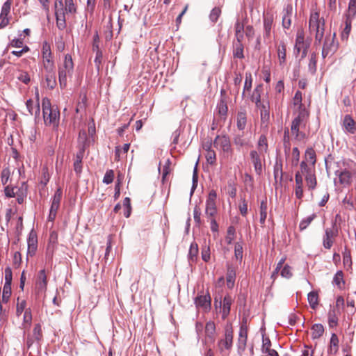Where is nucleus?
<instances>
[{"mask_svg": "<svg viewBox=\"0 0 356 356\" xmlns=\"http://www.w3.org/2000/svg\"><path fill=\"white\" fill-rule=\"evenodd\" d=\"M55 16L56 19V26L58 29L63 30L66 27L65 14H74L76 8L73 0H55Z\"/></svg>", "mask_w": 356, "mask_h": 356, "instance_id": "obj_1", "label": "nucleus"}, {"mask_svg": "<svg viewBox=\"0 0 356 356\" xmlns=\"http://www.w3.org/2000/svg\"><path fill=\"white\" fill-rule=\"evenodd\" d=\"M44 122L46 125L58 128L60 122V111L56 106H51L50 100L45 97L42 100Z\"/></svg>", "mask_w": 356, "mask_h": 356, "instance_id": "obj_2", "label": "nucleus"}, {"mask_svg": "<svg viewBox=\"0 0 356 356\" xmlns=\"http://www.w3.org/2000/svg\"><path fill=\"white\" fill-rule=\"evenodd\" d=\"M74 63L70 54H66L62 64L58 66V81L61 88L67 86V78L72 76Z\"/></svg>", "mask_w": 356, "mask_h": 356, "instance_id": "obj_3", "label": "nucleus"}, {"mask_svg": "<svg viewBox=\"0 0 356 356\" xmlns=\"http://www.w3.org/2000/svg\"><path fill=\"white\" fill-rule=\"evenodd\" d=\"M234 334L232 327L227 325L225 328L224 337L217 342L218 351L222 356H228L233 346Z\"/></svg>", "mask_w": 356, "mask_h": 356, "instance_id": "obj_4", "label": "nucleus"}, {"mask_svg": "<svg viewBox=\"0 0 356 356\" xmlns=\"http://www.w3.org/2000/svg\"><path fill=\"white\" fill-rule=\"evenodd\" d=\"M309 24L310 32L315 33V43L320 44L324 35V19H319V13L314 12L311 14Z\"/></svg>", "mask_w": 356, "mask_h": 356, "instance_id": "obj_5", "label": "nucleus"}, {"mask_svg": "<svg viewBox=\"0 0 356 356\" xmlns=\"http://www.w3.org/2000/svg\"><path fill=\"white\" fill-rule=\"evenodd\" d=\"M308 115V111L302 110L298 113L297 116L292 121L291 130L292 134L295 136V139L297 140H302L306 137V134L304 132L300 131V127L305 126V120Z\"/></svg>", "mask_w": 356, "mask_h": 356, "instance_id": "obj_6", "label": "nucleus"}, {"mask_svg": "<svg viewBox=\"0 0 356 356\" xmlns=\"http://www.w3.org/2000/svg\"><path fill=\"white\" fill-rule=\"evenodd\" d=\"M216 198V192L214 190H211L206 200L205 215L207 218H216L218 213Z\"/></svg>", "mask_w": 356, "mask_h": 356, "instance_id": "obj_7", "label": "nucleus"}, {"mask_svg": "<svg viewBox=\"0 0 356 356\" xmlns=\"http://www.w3.org/2000/svg\"><path fill=\"white\" fill-rule=\"evenodd\" d=\"M339 230L334 222L332 227L325 229V234L323 237V245L325 249H330L333 245L334 238L338 236Z\"/></svg>", "mask_w": 356, "mask_h": 356, "instance_id": "obj_8", "label": "nucleus"}, {"mask_svg": "<svg viewBox=\"0 0 356 356\" xmlns=\"http://www.w3.org/2000/svg\"><path fill=\"white\" fill-rule=\"evenodd\" d=\"M213 144L214 147L221 149L224 153L232 154L233 152L229 138L226 135H218Z\"/></svg>", "mask_w": 356, "mask_h": 356, "instance_id": "obj_9", "label": "nucleus"}, {"mask_svg": "<svg viewBox=\"0 0 356 356\" xmlns=\"http://www.w3.org/2000/svg\"><path fill=\"white\" fill-rule=\"evenodd\" d=\"M273 23V16L270 13H266L264 15L263 17V24H264V31H263V37L264 42L266 43L270 42L271 40V31Z\"/></svg>", "mask_w": 356, "mask_h": 356, "instance_id": "obj_10", "label": "nucleus"}, {"mask_svg": "<svg viewBox=\"0 0 356 356\" xmlns=\"http://www.w3.org/2000/svg\"><path fill=\"white\" fill-rule=\"evenodd\" d=\"M308 45L305 42L304 33L302 31H298L296 35V44L294 47L295 54L302 53L301 57L304 58L307 55Z\"/></svg>", "mask_w": 356, "mask_h": 356, "instance_id": "obj_11", "label": "nucleus"}, {"mask_svg": "<svg viewBox=\"0 0 356 356\" xmlns=\"http://www.w3.org/2000/svg\"><path fill=\"white\" fill-rule=\"evenodd\" d=\"M47 287V277L44 269L40 270L36 276L35 289L38 293H44Z\"/></svg>", "mask_w": 356, "mask_h": 356, "instance_id": "obj_12", "label": "nucleus"}, {"mask_svg": "<svg viewBox=\"0 0 356 356\" xmlns=\"http://www.w3.org/2000/svg\"><path fill=\"white\" fill-rule=\"evenodd\" d=\"M335 33L332 36L330 35H327L325 38V42L322 49V56L325 58L330 54H332L337 49V46L334 44V40Z\"/></svg>", "mask_w": 356, "mask_h": 356, "instance_id": "obj_13", "label": "nucleus"}, {"mask_svg": "<svg viewBox=\"0 0 356 356\" xmlns=\"http://www.w3.org/2000/svg\"><path fill=\"white\" fill-rule=\"evenodd\" d=\"M261 153L256 150H252L250 152L251 162L257 175H261L263 172V163L261 159Z\"/></svg>", "mask_w": 356, "mask_h": 356, "instance_id": "obj_14", "label": "nucleus"}, {"mask_svg": "<svg viewBox=\"0 0 356 356\" xmlns=\"http://www.w3.org/2000/svg\"><path fill=\"white\" fill-rule=\"evenodd\" d=\"M335 175L339 177L341 184L343 186H349L352 182L353 172L346 168L343 170H338L335 172Z\"/></svg>", "mask_w": 356, "mask_h": 356, "instance_id": "obj_15", "label": "nucleus"}, {"mask_svg": "<svg viewBox=\"0 0 356 356\" xmlns=\"http://www.w3.org/2000/svg\"><path fill=\"white\" fill-rule=\"evenodd\" d=\"M248 339V330L247 327L241 325L239 330L238 338L237 341V347L238 353L243 352L246 348Z\"/></svg>", "mask_w": 356, "mask_h": 356, "instance_id": "obj_16", "label": "nucleus"}, {"mask_svg": "<svg viewBox=\"0 0 356 356\" xmlns=\"http://www.w3.org/2000/svg\"><path fill=\"white\" fill-rule=\"evenodd\" d=\"M216 325L213 321H209L205 325V341L204 343H213L215 341Z\"/></svg>", "mask_w": 356, "mask_h": 356, "instance_id": "obj_17", "label": "nucleus"}, {"mask_svg": "<svg viewBox=\"0 0 356 356\" xmlns=\"http://www.w3.org/2000/svg\"><path fill=\"white\" fill-rule=\"evenodd\" d=\"M257 107L260 110L261 125L265 124V126H267L270 119V106L268 102L263 100L261 106Z\"/></svg>", "mask_w": 356, "mask_h": 356, "instance_id": "obj_18", "label": "nucleus"}, {"mask_svg": "<svg viewBox=\"0 0 356 356\" xmlns=\"http://www.w3.org/2000/svg\"><path fill=\"white\" fill-rule=\"evenodd\" d=\"M292 15L293 7L291 5H287L283 10L282 26L284 29H289L290 28Z\"/></svg>", "mask_w": 356, "mask_h": 356, "instance_id": "obj_19", "label": "nucleus"}, {"mask_svg": "<svg viewBox=\"0 0 356 356\" xmlns=\"http://www.w3.org/2000/svg\"><path fill=\"white\" fill-rule=\"evenodd\" d=\"M211 296L208 293L207 295L199 296L195 299L196 307H201L205 311L211 308Z\"/></svg>", "mask_w": 356, "mask_h": 356, "instance_id": "obj_20", "label": "nucleus"}, {"mask_svg": "<svg viewBox=\"0 0 356 356\" xmlns=\"http://www.w3.org/2000/svg\"><path fill=\"white\" fill-rule=\"evenodd\" d=\"M274 179L276 183L281 184L283 179L282 161L277 158L273 168Z\"/></svg>", "mask_w": 356, "mask_h": 356, "instance_id": "obj_21", "label": "nucleus"}, {"mask_svg": "<svg viewBox=\"0 0 356 356\" xmlns=\"http://www.w3.org/2000/svg\"><path fill=\"white\" fill-rule=\"evenodd\" d=\"M296 186L295 194L298 199L303 197V178L300 172H297L295 175Z\"/></svg>", "mask_w": 356, "mask_h": 356, "instance_id": "obj_22", "label": "nucleus"}, {"mask_svg": "<svg viewBox=\"0 0 356 356\" xmlns=\"http://www.w3.org/2000/svg\"><path fill=\"white\" fill-rule=\"evenodd\" d=\"M42 338V332L41 325L40 324H36L34 326L33 330V335L31 338H28L27 339V347L29 348L32 344L33 343V339L38 342H39Z\"/></svg>", "mask_w": 356, "mask_h": 356, "instance_id": "obj_23", "label": "nucleus"}, {"mask_svg": "<svg viewBox=\"0 0 356 356\" xmlns=\"http://www.w3.org/2000/svg\"><path fill=\"white\" fill-rule=\"evenodd\" d=\"M27 244H28V254L30 256H33L38 247V240L36 234L32 231L30 232L28 240H27Z\"/></svg>", "mask_w": 356, "mask_h": 356, "instance_id": "obj_24", "label": "nucleus"}, {"mask_svg": "<svg viewBox=\"0 0 356 356\" xmlns=\"http://www.w3.org/2000/svg\"><path fill=\"white\" fill-rule=\"evenodd\" d=\"M26 108L30 113L31 115H35L37 118L40 115V104H39V99H38V93H37V99L36 101H33L32 99L27 100Z\"/></svg>", "mask_w": 356, "mask_h": 356, "instance_id": "obj_25", "label": "nucleus"}, {"mask_svg": "<svg viewBox=\"0 0 356 356\" xmlns=\"http://www.w3.org/2000/svg\"><path fill=\"white\" fill-rule=\"evenodd\" d=\"M233 142L238 150L243 147L251 146L250 140L244 138L243 134H236L233 138Z\"/></svg>", "mask_w": 356, "mask_h": 356, "instance_id": "obj_26", "label": "nucleus"}, {"mask_svg": "<svg viewBox=\"0 0 356 356\" xmlns=\"http://www.w3.org/2000/svg\"><path fill=\"white\" fill-rule=\"evenodd\" d=\"M343 126L346 131L350 134H353L356 132V122L349 115H345L343 121Z\"/></svg>", "mask_w": 356, "mask_h": 356, "instance_id": "obj_27", "label": "nucleus"}, {"mask_svg": "<svg viewBox=\"0 0 356 356\" xmlns=\"http://www.w3.org/2000/svg\"><path fill=\"white\" fill-rule=\"evenodd\" d=\"M247 124V113L245 110L239 111L236 115V126L240 131L245 129Z\"/></svg>", "mask_w": 356, "mask_h": 356, "instance_id": "obj_28", "label": "nucleus"}, {"mask_svg": "<svg viewBox=\"0 0 356 356\" xmlns=\"http://www.w3.org/2000/svg\"><path fill=\"white\" fill-rule=\"evenodd\" d=\"M339 350V339L336 334L333 333L331 336L330 346L327 350V353L330 355H336Z\"/></svg>", "mask_w": 356, "mask_h": 356, "instance_id": "obj_29", "label": "nucleus"}, {"mask_svg": "<svg viewBox=\"0 0 356 356\" xmlns=\"http://www.w3.org/2000/svg\"><path fill=\"white\" fill-rule=\"evenodd\" d=\"M300 175L302 176H308L315 173V165L313 164L307 163L305 161L300 163Z\"/></svg>", "mask_w": 356, "mask_h": 356, "instance_id": "obj_30", "label": "nucleus"}, {"mask_svg": "<svg viewBox=\"0 0 356 356\" xmlns=\"http://www.w3.org/2000/svg\"><path fill=\"white\" fill-rule=\"evenodd\" d=\"M339 311L335 308H331L328 312V324L330 327L337 326L338 323V315Z\"/></svg>", "mask_w": 356, "mask_h": 356, "instance_id": "obj_31", "label": "nucleus"}, {"mask_svg": "<svg viewBox=\"0 0 356 356\" xmlns=\"http://www.w3.org/2000/svg\"><path fill=\"white\" fill-rule=\"evenodd\" d=\"M232 298L230 296H225L222 300V318H225L229 314Z\"/></svg>", "mask_w": 356, "mask_h": 356, "instance_id": "obj_32", "label": "nucleus"}, {"mask_svg": "<svg viewBox=\"0 0 356 356\" xmlns=\"http://www.w3.org/2000/svg\"><path fill=\"white\" fill-rule=\"evenodd\" d=\"M234 31H235V38L236 40L240 41L243 40L244 38V24L241 22L238 19L234 25Z\"/></svg>", "mask_w": 356, "mask_h": 356, "instance_id": "obj_33", "label": "nucleus"}, {"mask_svg": "<svg viewBox=\"0 0 356 356\" xmlns=\"http://www.w3.org/2000/svg\"><path fill=\"white\" fill-rule=\"evenodd\" d=\"M44 76L47 87L51 90L54 89L56 86L55 71L51 72H45Z\"/></svg>", "mask_w": 356, "mask_h": 356, "instance_id": "obj_34", "label": "nucleus"}, {"mask_svg": "<svg viewBox=\"0 0 356 356\" xmlns=\"http://www.w3.org/2000/svg\"><path fill=\"white\" fill-rule=\"evenodd\" d=\"M243 40L238 41L234 44L233 55L234 58H243V45L242 44Z\"/></svg>", "mask_w": 356, "mask_h": 356, "instance_id": "obj_35", "label": "nucleus"}, {"mask_svg": "<svg viewBox=\"0 0 356 356\" xmlns=\"http://www.w3.org/2000/svg\"><path fill=\"white\" fill-rule=\"evenodd\" d=\"M236 277V270L232 266H228L227 273V285L229 288L234 286Z\"/></svg>", "mask_w": 356, "mask_h": 356, "instance_id": "obj_36", "label": "nucleus"}, {"mask_svg": "<svg viewBox=\"0 0 356 356\" xmlns=\"http://www.w3.org/2000/svg\"><path fill=\"white\" fill-rule=\"evenodd\" d=\"M262 91V86H257L253 92V95L252 96V100L255 102L256 106H260L263 103V100L261 99V93Z\"/></svg>", "mask_w": 356, "mask_h": 356, "instance_id": "obj_37", "label": "nucleus"}, {"mask_svg": "<svg viewBox=\"0 0 356 356\" xmlns=\"http://www.w3.org/2000/svg\"><path fill=\"white\" fill-rule=\"evenodd\" d=\"M356 16V0H350L346 17L353 19Z\"/></svg>", "mask_w": 356, "mask_h": 356, "instance_id": "obj_38", "label": "nucleus"}, {"mask_svg": "<svg viewBox=\"0 0 356 356\" xmlns=\"http://www.w3.org/2000/svg\"><path fill=\"white\" fill-rule=\"evenodd\" d=\"M302 97L300 91H297L293 97V105L298 108V113L302 110H306L302 104Z\"/></svg>", "mask_w": 356, "mask_h": 356, "instance_id": "obj_39", "label": "nucleus"}, {"mask_svg": "<svg viewBox=\"0 0 356 356\" xmlns=\"http://www.w3.org/2000/svg\"><path fill=\"white\" fill-rule=\"evenodd\" d=\"M308 302L312 309H315L318 304V296L316 291H311L307 296Z\"/></svg>", "mask_w": 356, "mask_h": 356, "instance_id": "obj_40", "label": "nucleus"}, {"mask_svg": "<svg viewBox=\"0 0 356 356\" xmlns=\"http://www.w3.org/2000/svg\"><path fill=\"white\" fill-rule=\"evenodd\" d=\"M267 202L266 201H262L260 204V219L259 222L260 223L264 225L266 222V219L267 217Z\"/></svg>", "mask_w": 356, "mask_h": 356, "instance_id": "obj_41", "label": "nucleus"}, {"mask_svg": "<svg viewBox=\"0 0 356 356\" xmlns=\"http://www.w3.org/2000/svg\"><path fill=\"white\" fill-rule=\"evenodd\" d=\"M312 338L318 339L321 337L324 332V327L321 324H314L312 327Z\"/></svg>", "mask_w": 356, "mask_h": 356, "instance_id": "obj_42", "label": "nucleus"}, {"mask_svg": "<svg viewBox=\"0 0 356 356\" xmlns=\"http://www.w3.org/2000/svg\"><path fill=\"white\" fill-rule=\"evenodd\" d=\"M353 19L346 18L345 19V27L341 32V38L343 40L347 39L351 31V24Z\"/></svg>", "mask_w": 356, "mask_h": 356, "instance_id": "obj_43", "label": "nucleus"}, {"mask_svg": "<svg viewBox=\"0 0 356 356\" xmlns=\"http://www.w3.org/2000/svg\"><path fill=\"white\" fill-rule=\"evenodd\" d=\"M258 148L259 152H267L268 151V143L267 138L265 135H261L258 140Z\"/></svg>", "mask_w": 356, "mask_h": 356, "instance_id": "obj_44", "label": "nucleus"}, {"mask_svg": "<svg viewBox=\"0 0 356 356\" xmlns=\"http://www.w3.org/2000/svg\"><path fill=\"white\" fill-rule=\"evenodd\" d=\"M343 263L345 268H351L352 266V259L350 252L346 248L343 252Z\"/></svg>", "mask_w": 356, "mask_h": 356, "instance_id": "obj_45", "label": "nucleus"}, {"mask_svg": "<svg viewBox=\"0 0 356 356\" xmlns=\"http://www.w3.org/2000/svg\"><path fill=\"white\" fill-rule=\"evenodd\" d=\"M43 60V67L45 72H54L55 65L54 61L52 58H44Z\"/></svg>", "mask_w": 356, "mask_h": 356, "instance_id": "obj_46", "label": "nucleus"}, {"mask_svg": "<svg viewBox=\"0 0 356 356\" xmlns=\"http://www.w3.org/2000/svg\"><path fill=\"white\" fill-rule=\"evenodd\" d=\"M198 254V245L196 243H192L190 246L188 257L191 261H195Z\"/></svg>", "mask_w": 356, "mask_h": 356, "instance_id": "obj_47", "label": "nucleus"}, {"mask_svg": "<svg viewBox=\"0 0 356 356\" xmlns=\"http://www.w3.org/2000/svg\"><path fill=\"white\" fill-rule=\"evenodd\" d=\"M286 45L284 42H281L278 49L277 54L280 64L284 63L286 61Z\"/></svg>", "mask_w": 356, "mask_h": 356, "instance_id": "obj_48", "label": "nucleus"}, {"mask_svg": "<svg viewBox=\"0 0 356 356\" xmlns=\"http://www.w3.org/2000/svg\"><path fill=\"white\" fill-rule=\"evenodd\" d=\"M22 35H19V38H14L13 39L10 43L8 45V48L13 47V48H23L25 47L24 44V40L22 38Z\"/></svg>", "mask_w": 356, "mask_h": 356, "instance_id": "obj_49", "label": "nucleus"}, {"mask_svg": "<svg viewBox=\"0 0 356 356\" xmlns=\"http://www.w3.org/2000/svg\"><path fill=\"white\" fill-rule=\"evenodd\" d=\"M316 217V215L313 213L311 216L302 219L299 224L300 229L301 231L305 229Z\"/></svg>", "mask_w": 356, "mask_h": 356, "instance_id": "obj_50", "label": "nucleus"}, {"mask_svg": "<svg viewBox=\"0 0 356 356\" xmlns=\"http://www.w3.org/2000/svg\"><path fill=\"white\" fill-rule=\"evenodd\" d=\"M307 187L309 190H313L316 186V178L315 173L312 175H309L308 176L305 177Z\"/></svg>", "mask_w": 356, "mask_h": 356, "instance_id": "obj_51", "label": "nucleus"}, {"mask_svg": "<svg viewBox=\"0 0 356 356\" xmlns=\"http://www.w3.org/2000/svg\"><path fill=\"white\" fill-rule=\"evenodd\" d=\"M333 283H334L339 289L342 288L344 281L343 273L341 270H339L336 273L333 278Z\"/></svg>", "mask_w": 356, "mask_h": 356, "instance_id": "obj_52", "label": "nucleus"}, {"mask_svg": "<svg viewBox=\"0 0 356 356\" xmlns=\"http://www.w3.org/2000/svg\"><path fill=\"white\" fill-rule=\"evenodd\" d=\"M234 256L236 260L240 262L243 259V244L240 242H237L234 245Z\"/></svg>", "mask_w": 356, "mask_h": 356, "instance_id": "obj_53", "label": "nucleus"}, {"mask_svg": "<svg viewBox=\"0 0 356 356\" xmlns=\"http://www.w3.org/2000/svg\"><path fill=\"white\" fill-rule=\"evenodd\" d=\"M42 59L51 58V51L50 44L47 42H44L42 48Z\"/></svg>", "mask_w": 356, "mask_h": 356, "instance_id": "obj_54", "label": "nucleus"}, {"mask_svg": "<svg viewBox=\"0 0 356 356\" xmlns=\"http://www.w3.org/2000/svg\"><path fill=\"white\" fill-rule=\"evenodd\" d=\"M206 159L208 163L213 165L216 163V155L213 150L211 149V145L207 148V153L206 154Z\"/></svg>", "mask_w": 356, "mask_h": 356, "instance_id": "obj_55", "label": "nucleus"}, {"mask_svg": "<svg viewBox=\"0 0 356 356\" xmlns=\"http://www.w3.org/2000/svg\"><path fill=\"white\" fill-rule=\"evenodd\" d=\"M305 159L310 162V164L315 165L316 153L312 148H308L305 152Z\"/></svg>", "mask_w": 356, "mask_h": 356, "instance_id": "obj_56", "label": "nucleus"}, {"mask_svg": "<svg viewBox=\"0 0 356 356\" xmlns=\"http://www.w3.org/2000/svg\"><path fill=\"white\" fill-rule=\"evenodd\" d=\"M316 56L315 54H312L309 58V63L308 65L309 71L312 74H315L316 71Z\"/></svg>", "mask_w": 356, "mask_h": 356, "instance_id": "obj_57", "label": "nucleus"}, {"mask_svg": "<svg viewBox=\"0 0 356 356\" xmlns=\"http://www.w3.org/2000/svg\"><path fill=\"white\" fill-rule=\"evenodd\" d=\"M252 75L251 74H245V80L244 83V88L243 92V96L245 95L246 92H250L252 88Z\"/></svg>", "mask_w": 356, "mask_h": 356, "instance_id": "obj_58", "label": "nucleus"}, {"mask_svg": "<svg viewBox=\"0 0 356 356\" xmlns=\"http://www.w3.org/2000/svg\"><path fill=\"white\" fill-rule=\"evenodd\" d=\"M11 3L9 0L6 1L2 6L0 17H8L10 10Z\"/></svg>", "mask_w": 356, "mask_h": 356, "instance_id": "obj_59", "label": "nucleus"}, {"mask_svg": "<svg viewBox=\"0 0 356 356\" xmlns=\"http://www.w3.org/2000/svg\"><path fill=\"white\" fill-rule=\"evenodd\" d=\"M271 347V342L268 337H266L264 334H262V347L261 352L265 353L267 350L269 351Z\"/></svg>", "mask_w": 356, "mask_h": 356, "instance_id": "obj_60", "label": "nucleus"}, {"mask_svg": "<svg viewBox=\"0 0 356 356\" xmlns=\"http://www.w3.org/2000/svg\"><path fill=\"white\" fill-rule=\"evenodd\" d=\"M23 321L24 327L26 325H30L32 321V314H31V309L30 308H27L25 309L24 317H23Z\"/></svg>", "mask_w": 356, "mask_h": 356, "instance_id": "obj_61", "label": "nucleus"}, {"mask_svg": "<svg viewBox=\"0 0 356 356\" xmlns=\"http://www.w3.org/2000/svg\"><path fill=\"white\" fill-rule=\"evenodd\" d=\"M13 273L12 270L10 267L5 268V284L4 286H10L12 284Z\"/></svg>", "mask_w": 356, "mask_h": 356, "instance_id": "obj_62", "label": "nucleus"}, {"mask_svg": "<svg viewBox=\"0 0 356 356\" xmlns=\"http://www.w3.org/2000/svg\"><path fill=\"white\" fill-rule=\"evenodd\" d=\"M10 171L8 168H3L1 173V180L3 185H6L10 178Z\"/></svg>", "mask_w": 356, "mask_h": 356, "instance_id": "obj_63", "label": "nucleus"}, {"mask_svg": "<svg viewBox=\"0 0 356 356\" xmlns=\"http://www.w3.org/2000/svg\"><path fill=\"white\" fill-rule=\"evenodd\" d=\"M220 14H221V10L220 8H218V7L213 8L209 15V18H210L211 21L212 22H217Z\"/></svg>", "mask_w": 356, "mask_h": 356, "instance_id": "obj_64", "label": "nucleus"}]
</instances>
